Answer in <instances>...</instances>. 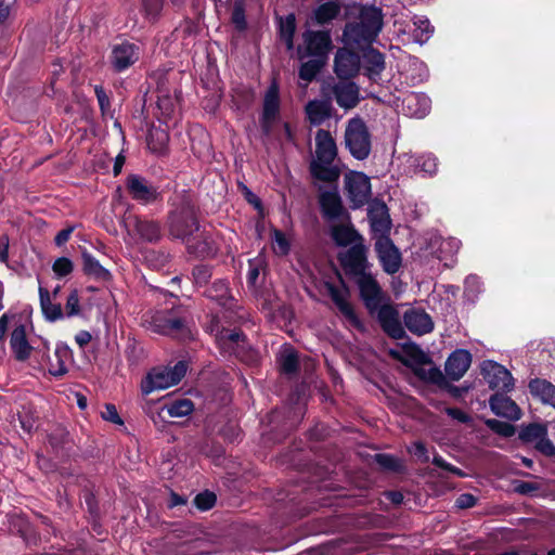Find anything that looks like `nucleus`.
<instances>
[{
	"instance_id": "f257e3e1",
	"label": "nucleus",
	"mask_w": 555,
	"mask_h": 555,
	"mask_svg": "<svg viewBox=\"0 0 555 555\" xmlns=\"http://www.w3.org/2000/svg\"><path fill=\"white\" fill-rule=\"evenodd\" d=\"M337 155L336 143L328 131L320 129L315 135V159L310 164L311 175L322 181H334L338 171L332 165Z\"/></svg>"
},
{
	"instance_id": "f03ea898",
	"label": "nucleus",
	"mask_w": 555,
	"mask_h": 555,
	"mask_svg": "<svg viewBox=\"0 0 555 555\" xmlns=\"http://www.w3.org/2000/svg\"><path fill=\"white\" fill-rule=\"evenodd\" d=\"M383 26L382 11L376 7H364L360 11L359 22L348 24L344 36L348 42L358 46L366 44L373 41Z\"/></svg>"
},
{
	"instance_id": "7ed1b4c3",
	"label": "nucleus",
	"mask_w": 555,
	"mask_h": 555,
	"mask_svg": "<svg viewBox=\"0 0 555 555\" xmlns=\"http://www.w3.org/2000/svg\"><path fill=\"white\" fill-rule=\"evenodd\" d=\"M186 364L178 362L173 367L153 369L141 383L142 392L149 395L177 385L186 373Z\"/></svg>"
},
{
	"instance_id": "20e7f679",
	"label": "nucleus",
	"mask_w": 555,
	"mask_h": 555,
	"mask_svg": "<svg viewBox=\"0 0 555 555\" xmlns=\"http://www.w3.org/2000/svg\"><path fill=\"white\" fill-rule=\"evenodd\" d=\"M346 145L350 153L358 159H364L369 156L371 142L367 129L360 118H352L345 132Z\"/></svg>"
},
{
	"instance_id": "39448f33",
	"label": "nucleus",
	"mask_w": 555,
	"mask_h": 555,
	"mask_svg": "<svg viewBox=\"0 0 555 555\" xmlns=\"http://www.w3.org/2000/svg\"><path fill=\"white\" fill-rule=\"evenodd\" d=\"M302 46L298 48L299 59L313 56L315 60L326 61L332 49V39L327 31L307 30L302 35Z\"/></svg>"
},
{
	"instance_id": "423d86ee",
	"label": "nucleus",
	"mask_w": 555,
	"mask_h": 555,
	"mask_svg": "<svg viewBox=\"0 0 555 555\" xmlns=\"http://www.w3.org/2000/svg\"><path fill=\"white\" fill-rule=\"evenodd\" d=\"M280 120V96L276 82H272L268 88L261 116V129L266 135H272Z\"/></svg>"
},
{
	"instance_id": "0eeeda50",
	"label": "nucleus",
	"mask_w": 555,
	"mask_h": 555,
	"mask_svg": "<svg viewBox=\"0 0 555 555\" xmlns=\"http://www.w3.org/2000/svg\"><path fill=\"white\" fill-rule=\"evenodd\" d=\"M352 281L357 284L360 297L363 300L365 307L372 314H374V312L383 302V291L378 282L373 276L371 271L360 274Z\"/></svg>"
},
{
	"instance_id": "6e6552de",
	"label": "nucleus",
	"mask_w": 555,
	"mask_h": 555,
	"mask_svg": "<svg viewBox=\"0 0 555 555\" xmlns=\"http://www.w3.org/2000/svg\"><path fill=\"white\" fill-rule=\"evenodd\" d=\"M216 331V343L223 353L247 360L245 336L240 331L236 328H217Z\"/></svg>"
},
{
	"instance_id": "1a4fd4ad",
	"label": "nucleus",
	"mask_w": 555,
	"mask_h": 555,
	"mask_svg": "<svg viewBox=\"0 0 555 555\" xmlns=\"http://www.w3.org/2000/svg\"><path fill=\"white\" fill-rule=\"evenodd\" d=\"M345 188L353 207L364 205L371 195L369 178L361 172H350L345 177Z\"/></svg>"
},
{
	"instance_id": "9d476101",
	"label": "nucleus",
	"mask_w": 555,
	"mask_h": 555,
	"mask_svg": "<svg viewBox=\"0 0 555 555\" xmlns=\"http://www.w3.org/2000/svg\"><path fill=\"white\" fill-rule=\"evenodd\" d=\"M340 262L346 274L349 275L351 280L370 271V266L365 257V249L361 244H354L347 251L341 254Z\"/></svg>"
},
{
	"instance_id": "9b49d317",
	"label": "nucleus",
	"mask_w": 555,
	"mask_h": 555,
	"mask_svg": "<svg viewBox=\"0 0 555 555\" xmlns=\"http://www.w3.org/2000/svg\"><path fill=\"white\" fill-rule=\"evenodd\" d=\"M481 372L492 389L509 391L514 386L512 374L496 362L485 361L481 365Z\"/></svg>"
},
{
	"instance_id": "f8f14e48",
	"label": "nucleus",
	"mask_w": 555,
	"mask_h": 555,
	"mask_svg": "<svg viewBox=\"0 0 555 555\" xmlns=\"http://www.w3.org/2000/svg\"><path fill=\"white\" fill-rule=\"evenodd\" d=\"M328 295L344 318L354 327L360 326V320L357 317L352 305L349 301V289L344 285H334L326 283Z\"/></svg>"
},
{
	"instance_id": "ddd939ff",
	"label": "nucleus",
	"mask_w": 555,
	"mask_h": 555,
	"mask_svg": "<svg viewBox=\"0 0 555 555\" xmlns=\"http://www.w3.org/2000/svg\"><path fill=\"white\" fill-rule=\"evenodd\" d=\"M379 261L387 273H396L401 267V255L391 241L380 235L375 244Z\"/></svg>"
},
{
	"instance_id": "4468645a",
	"label": "nucleus",
	"mask_w": 555,
	"mask_h": 555,
	"mask_svg": "<svg viewBox=\"0 0 555 555\" xmlns=\"http://www.w3.org/2000/svg\"><path fill=\"white\" fill-rule=\"evenodd\" d=\"M335 73L341 79H348L358 74L360 68V57L357 53L341 48L335 56Z\"/></svg>"
},
{
	"instance_id": "2eb2a0df",
	"label": "nucleus",
	"mask_w": 555,
	"mask_h": 555,
	"mask_svg": "<svg viewBox=\"0 0 555 555\" xmlns=\"http://www.w3.org/2000/svg\"><path fill=\"white\" fill-rule=\"evenodd\" d=\"M384 331L393 338L403 336V328L399 320V313L391 305H383L374 312Z\"/></svg>"
},
{
	"instance_id": "dca6fc26",
	"label": "nucleus",
	"mask_w": 555,
	"mask_h": 555,
	"mask_svg": "<svg viewBox=\"0 0 555 555\" xmlns=\"http://www.w3.org/2000/svg\"><path fill=\"white\" fill-rule=\"evenodd\" d=\"M129 235H137L139 240L154 242L160 236L159 225L154 221L141 220L137 217L126 220Z\"/></svg>"
},
{
	"instance_id": "f3484780",
	"label": "nucleus",
	"mask_w": 555,
	"mask_h": 555,
	"mask_svg": "<svg viewBox=\"0 0 555 555\" xmlns=\"http://www.w3.org/2000/svg\"><path fill=\"white\" fill-rule=\"evenodd\" d=\"M139 57V47L133 43L122 42L113 48L111 62L117 70H124L134 64Z\"/></svg>"
},
{
	"instance_id": "a211bd4d",
	"label": "nucleus",
	"mask_w": 555,
	"mask_h": 555,
	"mask_svg": "<svg viewBox=\"0 0 555 555\" xmlns=\"http://www.w3.org/2000/svg\"><path fill=\"white\" fill-rule=\"evenodd\" d=\"M332 91L337 104L345 109L353 108L359 103V88L347 79L335 83Z\"/></svg>"
},
{
	"instance_id": "6ab92c4d",
	"label": "nucleus",
	"mask_w": 555,
	"mask_h": 555,
	"mask_svg": "<svg viewBox=\"0 0 555 555\" xmlns=\"http://www.w3.org/2000/svg\"><path fill=\"white\" fill-rule=\"evenodd\" d=\"M127 189L133 199L144 204L153 202L157 196L156 189L137 175L128 177Z\"/></svg>"
},
{
	"instance_id": "aec40b11",
	"label": "nucleus",
	"mask_w": 555,
	"mask_h": 555,
	"mask_svg": "<svg viewBox=\"0 0 555 555\" xmlns=\"http://www.w3.org/2000/svg\"><path fill=\"white\" fill-rule=\"evenodd\" d=\"M547 429L542 424H530L522 428L519 434L521 440L534 443L540 452H551L552 441L546 437Z\"/></svg>"
},
{
	"instance_id": "412c9836",
	"label": "nucleus",
	"mask_w": 555,
	"mask_h": 555,
	"mask_svg": "<svg viewBox=\"0 0 555 555\" xmlns=\"http://www.w3.org/2000/svg\"><path fill=\"white\" fill-rule=\"evenodd\" d=\"M151 325L153 330L164 335H181L185 325L181 319L173 318L166 312H157L152 317Z\"/></svg>"
},
{
	"instance_id": "4be33fe9",
	"label": "nucleus",
	"mask_w": 555,
	"mask_h": 555,
	"mask_svg": "<svg viewBox=\"0 0 555 555\" xmlns=\"http://www.w3.org/2000/svg\"><path fill=\"white\" fill-rule=\"evenodd\" d=\"M323 215L331 221H344L345 209L336 191H324L320 195Z\"/></svg>"
},
{
	"instance_id": "5701e85b",
	"label": "nucleus",
	"mask_w": 555,
	"mask_h": 555,
	"mask_svg": "<svg viewBox=\"0 0 555 555\" xmlns=\"http://www.w3.org/2000/svg\"><path fill=\"white\" fill-rule=\"evenodd\" d=\"M489 404L492 412L498 416L511 421H518L521 417L520 408L508 397L495 393L490 398Z\"/></svg>"
},
{
	"instance_id": "b1692460",
	"label": "nucleus",
	"mask_w": 555,
	"mask_h": 555,
	"mask_svg": "<svg viewBox=\"0 0 555 555\" xmlns=\"http://www.w3.org/2000/svg\"><path fill=\"white\" fill-rule=\"evenodd\" d=\"M403 319L408 330L417 335L427 334L434 328L431 318L423 310L410 309L404 313Z\"/></svg>"
},
{
	"instance_id": "393cba45",
	"label": "nucleus",
	"mask_w": 555,
	"mask_h": 555,
	"mask_svg": "<svg viewBox=\"0 0 555 555\" xmlns=\"http://www.w3.org/2000/svg\"><path fill=\"white\" fill-rule=\"evenodd\" d=\"M472 357L466 350L454 351L446 362V373L453 380H459L470 366Z\"/></svg>"
},
{
	"instance_id": "a878e982",
	"label": "nucleus",
	"mask_w": 555,
	"mask_h": 555,
	"mask_svg": "<svg viewBox=\"0 0 555 555\" xmlns=\"http://www.w3.org/2000/svg\"><path fill=\"white\" fill-rule=\"evenodd\" d=\"M403 109L411 117L423 118L430 109V101L425 95L412 93L403 99Z\"/></svg>"
},
{
	"instance_id": "bb28decb",
	"label": "nucleus",
	"mask_w": 555,
	"mask_h": 555,
	"mask_svg": "<svg viewBox=\"0 0 555 555\" xmlns=\"http://www.w3.org/2000/svg\"><path fill=\"white\" fill-rule=\"evenodd\" d=\"M530 392L543 403L555 408V386L544 379H533L529 384Z\"/></svg>"
},
{
	"instance_id": "cd10ccee",
	"label": "nucleus",
	"mask_w": 555,
	"mask_h": 555,
	"mask_svg": "<svg viewBox=\"0 0 555 555\" xmlns=\"http://www.w3.org/2000/svg\"><path fill=\"white\" fill-rule=\"evenodd\" d=\"M11 348L18 360H25L29 357L31 347L26 339L24 325L14 328L11 335Z\"/></svg>"
},
{
	"instance_id": "c85d7f7f",
	"label": "nucleus",
	"mask_w": 555,
	"mask_h": 555,
	"mask_svg": "<svg viewBox=\"0 0 555 555\" xmlns=\"http://www.w3.org/2000/svg\"><path fill=\"white\" fill-rule=\"evenodd\" d=\"M331 105L325 101H310L306 106L307 117L313 125H321L330 116Z\"/></svg>"
},
{
	"instance_id": "c756f323",
	"label": "nucleus",
	"mask_w": 555,
	"mask_h": 555,
	"mask_svg": "<svg viewBox=\"0 0 555 555\" xmlns=\"http://www.w3.org/2000/svg\"><path fill=\"white\" fill-rule=\"evenodd\" d=\"M169 141L167 127L153 126L149 131L147 145L151 151L162 153L165 151Z\"/></svg>"
},
{
	"instance_id": "7c9ffc66",
	"label": "nucleus",
	"mask_w": 555,
	"mask_h": 555,
	"mask_svg": "<svg viewBox=\"0 0 555 555\" xmlns=\"http://www.w3.org/2000/svg\"><path fill=\"white\" fill-rule=\"evenodd\" d=\"M369 218L371 225L375 232H379L384 235L389 230V218L387 215V208L385 205H377L370 209Z\"/></svg>"
},
{
	"instance_id": "2f4dec72",
	"label": "nucleus",
	"mask_w": 555,
	"mask_h": 555,
	"mask_svg": "<svg viewBox=\"0 0 555 555\" xmlns=\"http://www.w3.org/2000/svg\"><path fill=\"white\" fill-rule=\"evenodd\" d=\"M332 236L339 245L357 244L358 233L348 223L341 222L332 227Z\"/></svg>"
},
{
	"instance_id": "473e14b6",
	"label": "nucleus",
	"mask_w": 555,
	"mask_h": 555,
	"mask_svg": "<svg viewBox=\"0 0 555 555\" xmlns=\"http://www.w3.org/2000/svg\"><path fill=\"white\" fill-rule=\"evenodd\" d=\"M40 305L43 314L50 321L59 320L63 317L61 305L51 301L50 293L43 287H39Z\"/></svg>"
},
{
	"instance_id": "72a5a7b5",
	"label": "nucleus",
	"mask_w": 555,
	"mask_h": 555,
	"mask_svg": "<svg viewBox=\"0 0 555 555\" xmlns=\"http://www.w3.org/2000/svg\"><path fill=\"white\" fill-rule=\"evenodd\" d=\"M278 361L283 373L293 374L297 371L298 356L292 347L284 346L279 353Z\"/></svg>"
},
{
	"instance_id": "f704fd0d",
	"label": "nucleus",
	"mask_w": 555,
	"mask_h": 555,
	"mask_svg": "<svg viewBox=\"0 0 555 555\" xmlns=\"http://www.w3.org/2000/svg\"><path fill=\"white\" fill-rule=\"evenodd\" d=\"M364 67L367 70L370 77H374L380 74L384 69L385 61L382 53L374 49L367 50L363 55Z\"/></svg>"
},
{
	"instance_id": "c9c22d12",
	"label": "nucleus",
	"mask_w": 555,
	"mask_h": 555,
	"mask_svg": "<svg viewBox=\"0 0 555 555\" xmlns=\"http://www.w3.org/2000/svg\"><path fill=\"white\" fill-rule=\"evenodd\" d=\"M413 27L412 35L414 40L418 43L426 42L434 33V28L428 18L424 16H414Z\"/></svg>"
},
{
	"instance_id": "e433bc0d",
	"label": "nucleus",
	"mask_w": 555,
	"mask_h": 555,
	"mask_svg": "<svg viewBox=\"0 0 555 555\" xmlns=\"http://www.w3.org/2000/svg\"><path fill=\"white\" fill-rule=\"evenodd\" d=\"M188 247L193 249L198 257H211L217 254L218 246L215 240L210 236H203V241L194 243L191 238H188Z\"/></svg>"
},
{
	"instance_id": "4c0bfd02",
	"label": "nucleus",
	"mask_w": 555,
	"mask_h": 555,
	"mask_svg": "<svg viewBox=\"0 0 555 555\" xmlns=\"http://www.w3.org/2000/svg\"><path fill=\"white\" fill-rule=\"evenodd\" d=\"M68 358V350L66 348L57 347L54 351L53 358L50 359L49 372L54 376H62L67 372L66 359Z\"/></svg>"
},
{
	"instance_id": "58836bf2",
	"label": "nucleus",
	"mask_w": 555,
	"mask_h": 555,
	"mask_svg": "<svg viewBox=\"0 0 555 555\" xmlns=\"http://www.w3.org/2000/svg\"><path fill=\"white\" fill-rule=\"evenodd\" d=\"M325 62L322 60L315 59L302 63L299 69V78L305 81L302 87H307V85L315 78L317 74L320 72Z\"/></svg>"
},
{
	"instance_id": "ea45409f",
	"label": "nucleus",
	"mask_w": 555,
	"mask_h": 555,
	"mask_svg": "<svg viewBox=\"0 0 555 555\" xmlns=\"http://www.w3.org/2000/svg\"><path fill=\"white\" fill-rule=\"evenodd\" d=\"M83 270L87 274L93 275L98 279H107L109 273L104 269L100 262L89 254H83Z\"/></svg>"
},
{
	"instance_id": "a19ab883",
	"label": "nucleus",
	"mask_w": 555,
	"mask_h": 555,
	"mask_svg": "<svg viewBox=\"0 0 555 555\" xmlns=\"http://www.w3.org/2000/svg\"><path fill=\"white\" fill-rule=\"evenodd\" d=\"M194 409V404L189 399L177 400L166 406V411L171 417H182L189 415Z\"/></svg>"
},
{
	"instance_id": "79ce46f5",
	"label": "nucleus",
	"mask_w": 555,
	"mask_h": 555,
	"mask_svg": "<svg viewBox=\"0 0 555 555\" xmlns=\"http://www.w3.org/2000/svg\"><path fill=\"white\" fill-rule=\"evenodd\" d=\"M338 13L339 7L336 3L326 2L315 10L314 16L319 24H324L335 18Z\"/></svg>"
},
{
	"instance_id": "37998d69",
	"label": "nucleus",
	"mask_w": 555,
	"mask_h": 555,
	"mask_svg": "<svg viewBox=\"0 0 555 555\" xmlns=\"http://www.w3.org/2000/svg\"><path fill=\"white\" fill-rule=\"evenodd\" d=\"M415 373L422 379L438 383L442 378L441 372L434 367L431 363L422 361L421 364L415 369Z\"/></svg>"
},
{
	"instance_id": "c03bdc74",
	"label": "nucleus",
	"mask_w": 555,
	"mask_h": 555,
	"mask_svg": "<svg viewBox=\"0 0 555 555\" xmlns=\"http://www.w3.org/2000/svg\"><path fill=\"white\" fill-rule=\"evenodd\" d=\"M272 249L276 255L284 256L289 250V241L285 234L279 230L272 232Z\"/></svg>"
},
{
	"instance_id": "a18cd8bd",
	"label": "nucleus",
	"mask_w": 555,
	"mask_h": 555,
	"mask_svg": "<svg viewBox=\"0 0 555 555\" xmlns=\"http://www.w3.org/2000/svg\"><path fill=\"white\" fill-rule=\"evenodd\" d=\"M487 425L496 434L504 436V437H511L515 434V428L513 425L508 423H504L498 420H489L487 421Z\"/></svg>"
},
{
	"instance_id": "49530a36",
	"label": "nucleus",
	"mask_w": 555,
	"mask_h": 555,
	"mask_svg": "<svg viewBox=\"0 0 555 555\" xmlns=\"http://www.w3.org/2000/svg\"><path fill=\"white\" fill-rule=\"evenodd\" d=\"M294 33H295L294 17L289 16V17H287L285 24L282 26V29H281V35H282L283 39L285 40L286 47L288 50L293 49V47H294V42H293Z\"/></svg>"
},
{
	"instance_id": "de8ad7c7",
	"label": "nucleus",
	"mask_w": 555,
	"mask_h": 555,
	"mask_svg": "<svg viewBox=\"0 0 555 555\" xmlns=\"http://www.w3.org/2000/svg\"><path fill=\"white\" fill-rule=\"evenodd\" d=\"M52 269L57 276H66L73 271V262L68 258L62 257L54 261Z\"/></svg>"
},
{
	"instance_id": "09e8293b",
	"label": "nucleus",
	"mask_w": 555,
	"mask_h": 555,
	"mask_svg": "<svg viewBox=\"0 0 555 555\" xmlns=\"http://www.w3.org/2000/svg\"><path fill=\"white\" fill-rule=\"evenodd\" d=\"M195 505L202 509L207 511L211 508L216 502V495L212 492H203L195 496Z\"/></svg>"
},
{
	"instance_id": "8fccbe9b",
	"label": "nucleus",
	"mask_w": 555,
	"mask_h": 555,
	"mask_svg": "<svg viewBox=\"0 0 555 555\" xmlns=\"http://www.w3.org/2000/svg\"><path fill=\"white\" fill-rule=\"evenodd\" d=\"M375 459L380 467L389 470H399L402 467V464L391 455L376 454Z\"/></svg>"
},
{
	"instance_id": "3c124183",
	"label": "nucleus",
	"mask_w": 555,
	"mask_h": 555,
	"mask_svg": "<svg viewBox=\"0 0 555 555\" xmlns=\"http://www.w3.org/2000/svg\"><path fill=\"white\" fill-rule=\"evenodd\" d=\"M65 311L67 317H74L79 314V296L76 289L68 295L65 305Z\"/></svg>"
},
{
	"instance_id": "603ef678",
	"label": "nucleus",
	"mask_w": 555,
	"mask_h": 555,
	"mask_svg": "<svg viewBox=\"0 0 555 555\" xmlns=\"http://www.w3.org/2000/svg\"><path fill=\"white\" fill-rule=\"evenodd\" d=\"M417 167L421 171L433 175L437 170V159L431 155L422 156L417 162Z\"/></svg>"
},
{
	"instance_id": "864d4df0",
	"label": "nucleus",
	"mask_w": 555,
	"mask_h": 555,
	"mask_svg": "<svg viewBox=\"0 0 555 555\" xmlns=\"http://www.w3.org/2000/svg\"><path fill=\"white\" fill-rule=\"evenodd\" d=\"M194 230H197L196 221L193 217L190 218L185 228H181L178 223L172 225V232L177 236L188 237L190 236Z\"/></svg>"
},
{
	"instance_id": "5fc2aeb1",
	"label": "nucleus",
	"mask_w": 555,
	"mask_h": 555,
	"mask_svg": "<svg viewBox=\"0 0 555 555\" xmlns=\"http://www.w3.org/2000/svg\"><path fill=\"white\" fill-rule=\"evenodd\" d=\"M101 416L103 417V420H105L107 422L118 424V425L122 424V421H121V418L117 412V409L114 404H106L104 406V410L101 412Z\"/></svg>"
},
{
	"instance_id": "6e6d98bb",
	"label": "nucleus",
	"mask_w": 555,
	"mask_h": 555,
	"mask_svg": "<svg viewBox=\"0 0 555 555\" xmlns=\"http://www.w3.org/2000/svg\"><path fill=\"white\" fill-rule=\"evenodd\" d=\"M433 463L442 468V469H446V470H449L450 473L454 474V475H457V476H464V474L461 472V469H459L457 467L449 464L448 462H446L440 455H435L434 459H433Z\"/></svg>"
},
{
	"instance_id": "4d7b16f0",
	"label": "nucleus",
	"mask_w": 555,
	"mask_h": 555,
	"mask_svg": "<svg viewBox=\"0 0 555 555\" xmlns=\"http://www.w3.org/2000/svg\"><path fill=\"white\" fill-rule=\"evenodd\" d=\"M145 12L151 16H156L163 8L162 0H142Z\"/></svg>"
},
{
	"instance_id": "13d9d810",
	"label": "nucleus",
	"mask_w": 555,
	"mask_h": 555,
	"mask_svg": "<svg viewBox=\"0 0 555 555\" xmlns=\"http://www.w3.org/2000/svg\"><path fill=\"white\" fill-rule=\"evenodd\" d=\"M232 22L238 29H244L246 22L244 11L241 5L236 4L232 12Z\"/></svg>"
},
{
	"instance_id": "bf43d9fd",
	"label": "nucleus",
	"mask_w": 555,
	"mask_h": 555,
	"mask_svg": "<svg viewBox=\"0 0 555 555\" xmlns=\"http://www.w3.org/2000/svg\"><path fill=\"white\" fill-rule=\"evenodd\" d=\"M475 504H476V499L474 495H472L469 493L461 494L455 501V505L459 508H469V507H473Z\"/></svg>"
},
{
	"instance_id": "052dcab7",
	"label": "nucleus",
	"mask_w": 555,
	"mask_h": 555,
	"mask_svg": "<svg viewBox=\"0 0 555 555\" xmlns=\"http://www.w3.org/2000/svg\"><path fill=\"white\" fill-rule=\"evenodd\" d=\"M446 413L460 423H467L470 420V417L464 411L456 408H448L446 409Z\"/></svg>"
},
{
	"instance_id": "680f3d73",
	"label": "nucleus",
	"mask_w": 555,
	"mask_h": 555,
	"mask_svg": "<svg viewBox=\"0 0 555 555\" xmlns=\"http://www.w3.org/2000/svg\"><path fill=\"white\" fill-rule=\"evenodd\" d=\"M411 453L423 462H427L429 460L426 447L422 442H415L412 447Z\"/></svg>"
},
{
	"instance_id": "e2e57ef3",
	"label": "nucleus",
	"mask_w": 555,
	"mask_h": 555,
	"mask_svg": "<svg viewBox=\"0 0 555 555\" xmlns=\"http://www.w3.org/2000/svg\"><path fill=\"white\" fill-rule=\"evenodd\" d=\"M460 249V242L455 238H448L441 242V254L446 251L456 253Z\"/></svg>"
},
{
	"instance_id": "0e129e2a",
	"label": "nucleus",
	"mask_w": 555,
	"mask_h": 555,
	"mask_svg": "<svg viewBox=\"0 0 555 555\" xmlns=\"http://www.w3.org/2000/svg\"><path fill=\"white\" fill-rule=\"evenodd\" d=\"M259 264H260L259 260L249 261V270H248V273H247V279H248V282L250 284H255L257 279H258V275H259Z\"/></svg>"
},
{
	"instance_id": "69168bd1",
	"label": "nucleus",
	"mask_w": 555,
	"mask_h": 555,
	"mask_svg": "<svg viewBox=\"0 0 555 555\" xmlns=\"http://www.w3.org/2000/svg\"><path fill=\"white\" fill-rule=\"evenodd\" d=\"M9 260V238L7 236L0 240V262L7 263Z\"/></svg>"
},
{
	"instance_id": "338daca9",
	"label": "nucleus",
	"mask_w": 555,
	"mask_h": 555,
	"mask_svg": "<svg viewBox=\"0 0 555 555\" xmlns=\"http://www.w3.org/2000/svg\"><path fill=\"white\" fill-rule=\"evenodd\" d=\"M193 276L195 278L197 283H205L209 278L208 270L204 267H196L193 270Z\"/></svg>"
},
{
	"instance_id": "774afa93",
	"label": "nucleus",
	"mask_w": 555,
	"mask_h": 555,
	"mask_svg": "<svg viewBox=\"0 0 555 555\" xmlns=\"http://www.w3.org/2000/svg\"><path fill=\"white\" fill-rule=\"evenodd\" d=\"M72 232H73L72 228L64 229V230L60 231L55 236L56 245L62 246L63 244H65L69 240Z\"/></svg>"
}]
</instances>
